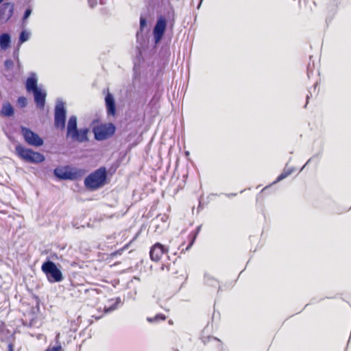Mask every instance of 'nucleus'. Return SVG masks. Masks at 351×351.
Listing matches in <instances>:
<instances>
[{"label":"nucleus","instance_id":"obj_1","mask_svg":"<svg viewBox=\"0 0 351 351\" xmlns=\"http://www.w3.org/2000/svg\"><path fill=\"white\" fill-rule=\"evenodd\" d=\"M107 171L104 167L90 173L84 180L85 186L91 191L96 190L106 184Z\"/></svg>","mask_w":351,"mask_h":351},{"label":"nucleus","instance_id":"obj_2","mask_svg":"<svg viewBox=\"0 0 351 351\" xmlns=\"http://www.w3.org/2000/svg\"><path fill=\"white\" fill-rule=\"evenodd\" d=\"M17 156L23 160L29 163H40L45 160V156L32 149L25 148L21 145L15 147Z\"/></svg>","mask_w":351,"mask_h":351},{"label":"nucleus","instance_id":"obj_3","mask_svg":"<svg viewBox=\"0 0 351 351\" xmlns=\"http://www.w3.org/2000/svg\"><path fill=\"white\" fill-rule=\"evenodd\" d=\"M41 270L51 283L59 282L63 280L62 271L53 261L44 262L41 266Z\"/></svg>","mask_w":351,"mask_h":351},{"label":"nucleus","instance_id":"obj_4","mask_svg":"<svg viewBox=\"0 0 351 351\" xmlns=\"http://www.w3.org/2000/svg\"><path fill=\"white\" fill-rule=\"evenodd\" d=\"M116 128L112 123H101L95 126L93 132L95 138L97 141H103L112 136L115 132Z\"/></svg>","mask_w":351,"mask_h":351},{"label":"nucleus","instance_id":"obj_5","mask_svg":"<svg viewBox=\"0 0 351 351\" xmlns=\"http://www.w3.org/2000/svg\"><path fill=\"white\" fill-rule=\"evenodd\" d=\"M21 131L24 141L27 144L34 147H40L43 145V138L29 128L21 127Z\"/></svg>","mask_w":351,"mask_h":351},{"label":"nucleus","instance_id":"obj_6","mask_svg":"<svg viewBox=\"0 0 351 351\" xmlns=\"http://www.w3.org/2000/svg\"><path fill=\"white\" fill-rule=\"evenodd\" d=\"M169 247L157 242L151 246L149 250V257L153 262H159L165 255L169 254Z\"/></svg>","mask_w":351,"mask_h":351},{"label":"nucleus","instance_id":"obj_7","mask_svg":"<svg viewBox=\"0 0 351 351\" xmlns=\"http://www.w3.org/2000/svg\"><path fill=\"white\" fill-rule=\"evenodd\" d=\"M66 110L63 103L56 105L54 114V125L56 128L63 130L65 128Z\"/></svg>","mask_w":351,"mask_h":351},{"label":"nucleus","instance_id":"obj_8","mask_svg":"<svg viewBox=\"0 0 351 351\" xmlns=\"http://www.w3.org/2000/svg\"><path fill=\"white\" fill-rule=\"evenodd\" d=\"M167 26L166 19L164 16H160L156 22L154 28L153 34L155 39V43H158L162 39Z\"/></svg>","mask_w":351,"mask_h":351},{"label":"nucleus","instance_id":"obj_9","mask_svg":"<svg viewBox=\"0 0 351 351\" xmlns=\"http://www.w3.org/2000/svg\"><path fill=\"white\" fill-rule=\"evenodd\" d=\"M14 4L5 3L0 8V22H7L13 15Z\"/></svg>","mask_w":351,"mask_h":351},{"label":"nucleus","instance_id":"obj_10","mask_svg":"<svg viewBox=\"0 0 351 351\" xmlns=\"http://www.w3.org/2000/svg\"><path fill=\"white\" fill-rule=\"evenodd\" d=\"M55 176L61 180H74L76 173L65 168H57L54 170Z\"/></svg>","mask_w":351,"mask_h":351},{"label":"nucleus","instance_id":"obj_11","mask_svg":"<svg viewBox=\"0 0 351 351\" xmlns=\"http://www.w3.org/2000/svg\"><path fill=\"white\" fill-rule=\"evenodd\" d=\"M34 93V101L36 106L39 108H43L45 104L46 93L42 91L40 88L35 91Z\"/></svg>","mask_w":351,"mask_h":351},{"label":"nucleus","instance_id":"obj_12","mask_svg":"<svg viewBox=\"0 0 351 351\" xmlns=\"http://www.w3.org/2000/svg\"><path fill=\"white\" fill-rule=\"evenodd\" d=\"M105 101L108 114L114 116L116 113V106L112 95L108 93L106 96Z\"/></svg>","mask_w":351,"mask_h":351},{"label":"nucleus","instance_id":"obj_13","mask_svg":"<svg viewBox=\"0 0 351 351\" xmlns=\"http://www.w3.org/2000/svg\"><path fill=\"white\" fill-rule=\"evenodd\" d=\"M88 129H82L78 130L77 133H73V135L71 136V138L75 140L78 142H85L88 141Z\"/></svg>","mask_w":351,"mask_h":351},{"label":"nucleus","instance_id":"obj_14","mask_svg":"<svg viewBox=\"0 0 351 351\" xmlns=\"http://www.w3.org/2000/svg\"><path fill=\"white\" fill-rule=\"evenodd\" d=\"M78 131L77 128V118L75 116H71L67 125V136H71L73 133H77Z\"/></svg>","mask_w":351,"mask_h":351},{"label":"nucleus","instance_id":"obj_15","mask_svg":"<svg viewBox=\"0 0 351 351\" xmlns=\"http://www.w3.org/2000/svg\"><path fill=\"white\" fill-rule=\"evenodd\" d=\"M25 87L28 92L34 93L35 91L39 89L37 86V79L34 75L29 77L27 79Z\"/></svg>","mask_w":351,"mask_h":351},{"label":"nucleus","instance_id":"obj_16","mask_svg":"<svg viewBox=\"0 0 351 351\" xmlns=\"http://www.w3.org/2000/svg\"><path fill=\"white\" fill-rule=\"evenodd\" d=\"M14 110L12 106L9 102H5L3 104L1 110V115L3 117H12L14 115Z\"/></svg>","mask_w":351,"mask_h":351},{"label":"nucleus","instance_id":"obj_17","mask_svg":"<svg viewBox=\"0 0 351 351\" xmlns=\"http://www.w3.org/2000/svg\"><path fill=\"white\" fill-rule=\"evenodd\" d=\"M10 44V36L8 34L4 33L0 36V47L1 49H6Z\"/></svg>","mask_w":351,"mask_h":351},{"label":"nucleus","instance_id":"obj_18","mask_svg":"<svg viewBox=\"0 0 351 351\" xmlns=\"http://www.w3.org/2000/svg\"><path fill=\"white\" fill-rule=\"evenodd\" d=\"M197 233L198 232L196 230V231H193L191 232L189 234V243L188 244V245L186 247L185 250L182 249V251L183 252L184 250L185 251H187L189 250L191 246L193 245V244L194 243L195 239H196V237H197Z\"/></svg>","mask_w":351,"mask_h":351},{"label":"nucleus","instance_id":"obj_19","mask_svg":"<svg viewBox=\"0 0 351 351\" xmlns=\"http://www.w3.org/2000/svg\"><path fill=\"white\" fill-rule=\"evenodd\" d=\"M166 319H167L166 315H165L164 314H162V313H159V314L156 315L154 317H147V320L149 322L152 323V322H155L165 321Z\"/></svg>","mask_w":351,"mask_h":351},{"label":"nucleus","instance_id":"obj_20","mask_svg":"<svg viewBox=\"0 0 351 351\" xmlns=\"http://www.w3.org/2000/svg\"><path fill=\"white\" fill-rule=\"evenodd\" d=\"M29 38V34L26 31H22L20 34L19 36V43L22 44L24 42L28 40Z\"/></svg>","mask_w":351,"mask_h":351},{"label":"nucleus","instance_id":"obj_21","mask_svg":"<svg viewBox=\"0 0 351 351\" xmlns=\"http://www.w3.org/2000/svg\"><path fill=\"white\" fill-rule=\"evenodd\" d=\"M290 173H291L290 171L284 170L283 172L282 173H280L277 177V178L274 182L276 183V182H278L282 180L283 179L286 178L288 176H289Z\"/></svg>","mask_w":351,"mask_h":351},{"label":"nucleus","instance_id":"obj_22","mask_svg":"<svg viewBox=\"0 0 351 351\" xmlns=\"http://www.w3.org/2000/svg\"><path fill=\"white\" fill-rule=\"evenodd\" d=\"M4 66H5V69L7 71H9L13 68L14 62L10 59H8L5 61Z\"/></svg>","mask_w":351,"mask_h":351},{"label":"nucleus","instance_id":"obj_23","mask_svg":"<svg viewBox=\"0 0 351 351\" xmlns=\"http://www.w3.org/2000/svg\"><path fill=\"white\" fill-rule=\"evenodd\" d=\"M18 104L21 107L24 108L27 106V99L25 97H19L17 100Z\"/></svg>","mask_w":351,"mask_h":351},{"label":"nucleus","instance_id":"obj_24","mask_svg":"<svg viewBox=\"0 0 351 351\" xmlns=\"http://www.w3.org/2000/svg\"><path fill=\"white\" fill-rule=\"evenodd\" d=\"M128 245H129L128 244L125 245L123 248L120 249L119 250H117V251H116V252H112V253L110 254V256H117V254H121L122 252H123L124 250L127 249V248H128Z\"/></svg>","mask_w":351,"mask_h":351},{"label":"nucleus","instance_id":"obj_25","mask_svg":"<svg viewBox=\"0 0 351 351\" xmlns=\"http://www.w3.org/2000/svg\"><path fill=\"white\" fill-rule=\"evenodd\" d=\"M31 13H32V9L30 8H28L27 9H26V10L24 13L23 17V21H25L26 19H27V18L30 16Z\"/></svg>","mask_w":351,"mask_h":351},{"label":"nucleus","instance_id":"obj_26","mask_svg":"<svg viewBox=\"0 0 351 351\" xmlns=\"http://www.w3.org/2000/svg\"><path fill=\"white\" fill-rule=\"evenodd\" d=\"M62 350V346L60 345L57 346H53L52 348H48L45 351H60Z\"/></svg>","mask_w":351,"mask_h":351},{"label":"nucleus","instance_id":"obj_27","mask_svg":"<svg viewBox=\"0 0 351 351\" xmlns=\"http://www.w3.org/2000/svg\"><path fill=\"white\" fill-rule=\"evenodd\" d=\"M99 0H88V5L90 8L95 7Z\"/></svg>","mask_w":351,"mask_h":351},{"label":"nucleus","instance_id":"obj_28","mask_svg":"<svg viewBox=\"0 0 351 351\" xmlns=\"http://www.w3.org/2000/svg\"><path fill=\"white\" fill-rule=\"evenodd\" d=\"M146 25V20L145 18L143 17H141V19H140V27H141V29L143 30V28L145 27Z\"/></svg>","mask_w":351,"mask_h":351},{"label":"nucleus","instance_id":"obj_29","mask_svg":"<svg viewBox=\"0 0 351 351\" xmlns=\"http://www.w3.org/2000/svg\"><path fill=\"white\" fill-rule=\"evenodd\" d=\"M14 57L16 58L18 67L21 68V62H20V60L19 58V53L18 52L14 53Z\"/></svg>","mask_w":351,"mask_h":351},{"label":"nucleus","instance_id":"obj_30","mask_svg":"<svg viewBox=\"0 0 351 351\" xmlns=\"http://www.w3.org/2000/svg\"><path fill=\"white\" fill-rule=\"evenodd\" d=\"M5 332L8 333L9 331L8 330H4V329L0 330V339H1V341H3L4 340L3 337V335L4 333H5Z\"/></svg>","mask_w":351,"mask_h":351},{"label":"nucleus","instance_id":"obj_31","mask_svg":"<svg viewBox=\"0 0 351 351\" xmlns=\"http://www.w3.org/2000/svg\"><path fill=\"white\" fill-rule=\"evenodd\" d=\"M8 351H14V343L12 342L8 343Z\"/></svg>","mask_w":351,"mask_h":351},{"label":"nucleus","instance_id":"obj_32","mask_svg":"<svg viewBox=\"0 0 351 351\" xmlns=\"http://www.w3.org/2000/svg\"><path fill=\"white\" fill-rule=\"evenodd\" d=\"M161 269L162 270L166 269L167 271H170V265H162L161 267Z\"/></svg>","mask_w":351,"mask_h":351},{"label":"nucleus","instance_id":"obj_33","mask_svg":"<svg viewBox=\"0 0 351 351\" xmlns=\"http://www.w3.org/2000/svg\"><path fill=\"white\" fill-rule=\"evenodd\" d=\"M114 308H110V309H108V310H106V311H112V310H114Z\"/></svg>","mask_w":351,"mask_h":351},{"label":"nucleus","instance_id":"obj_34","mask_svg":"<svg viewBox=\"0 0 351 351\" xmlns=\"http://www.w3.org/2000/svg\"><path fill=\"white\" fill-rule=\"evenodd\" d=\"M3 0H0V3L3 1Z\"/></svg>","mask_w":351,"mask_h":351},{"label":"nucleus","instance_id":"obj_35","mask_svg":"<svg viewBox=\"0 0 351 351\" xmlns=\"http://www.w3.org/2000/svg\"><path fill=\"white\" fill-rule=\"evenodd\" d=\"M203 0H201V2Z\"/></svg>","mask_w":351,"mask_h":351}]
</instances>
